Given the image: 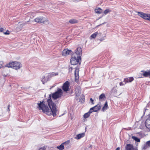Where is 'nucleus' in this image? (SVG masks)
I'll list each match as a JSON object with an SVG mask.
<instances>
[{"label":"nucleus","instance_id":"1","mask_svg":"<svg viewBox=\"0 0 150 150\" xmlns=\"http://www.w3.org/2000/svg\"><path fill=\"white\" fill-rule=\"evenodd\" d=\"M52 96L50 95L49 98L47 100V104L50 108L45 104L44 101H40L38 103V108L39 110H42V112L46 113L48 115H52L54 117L55 116L56 113L57 111L56 108V105L54 102H53L51 99Z\"/></svg>","mask_w":150,"mask_h":150},{"label":"nucleus","instance_id":"2","mask_svg":"<svg viewBox=\"0 0 150 150\" xmlns=\"http://www.w3.org/2000/svg\"><path fill=\"white\" fill-rule=\"evenodd\" d=\"M58 73L52 72L51 73L49 74L48 75L46 76H43L41 79V81L42 82L43 84H44L48 81L49 79L54 76H56L58 75Z\"/></svg>","mask_w":150,"mask_h":150},{"label":"nucleus","instance_id":"3","mask_svg":"<svg viewBox=\"0 0 150 150\" xmlns=\"http://www.w3.org/2000/svg\"><path fill=\"white\" fill-rule=\"evenodd\" d=\"M62 93V89L58 88L57 91L52 94V98L54 100H56L57 98L61 97Z\"/></svg>","mask_w":150,"mask_h":150},{"label":"nucleus","instance_id":"4","mask_svg":"<svg viewBox=\"0 0 150 150\" xmlns=\"http://www.w3.org/2000/svg\"><path fill=\"white\" fill-rule=\"evenodd\" d=\"M81 57H72L70 59V62L72 65H75L79 64L80 65L81 62Z\"/></svg>","mask_w":150,"mask_h":150},{"label":"nucleus","instance_id":"5","mask_svg":"<svg viewBox=\"0 0 150 150\" xmlns=\"http://www.w3.org/2000/svg\"><path fill=\"white\" fill-rule=\"evenodd\" d=\"M34 21L37 23H40L45 24H49V21L48 19L45 20L44 19V17H38L34 19Z\"/></svg>","mask_w":150,"mask_h":150},{"label":"nucleus","instance_id":"6","mask_svg":"<svg viewBox=\"0 0 150 150\" xmlns=\"http://www.w3.org/2000/svg\"><path fill=\"white\" fill-rule=\"evenodd\" d=\"M138 15L144 19L150 21V14L145 13L142 12H138Z\"/></svg>","mask_w":150,"mask_h":150},{"label":"nucleus","instance_id":"7","mask_svg":"<svg viewBox=\"0 0 150 150\" xmlns=\"http://www.w3.org/2000/svg\"><path fill=\"white\" fill-rule=\"evenodd\" d=\"M101 107V104H98L96 106L90 108L89 112H96L100 109Z\"/></svg>","mask_w":150,"mask_h":150},{"label":"nucleus","instance_id":"8","mask_svg":"<svg viewBox=\"0 0 150 150\" xmlns=\"http://www.w3.org/2000/svg\"><path fill=\"white\" fill-rule=\"evenodd\" d=\"M69 83L67 81L64 83L62 86V88L65 92H67L69 91Z\"/></svg>","mask_w":150,"mask_h":150},{"label":"nucleus","instance_id":"9","mask_svg":"<svg viewBox=\"0 0 150 150\" xmlns=\"http://www.w3.org/2000/svg\"><path fill=\"white\" fill-rule=\"evenodd\" d=\"M79 69L77 68H75V70L74 72V75H75V80L76 82H78L79 78Z\"/></svg>","mask_w":150,"mask_h":150},{"label":"nucleus","instance_id":"10","mask_svg":"<svg viewBox=\"0 0 150 150\" xmlns=\"http://www.w3.org/2000/svg\"><path fill=\"white\" fill-rule=\"evenodd\" d=\"M71 52L72 51L71 50L65 49L63 51L62 54V56H65L71 54Z\"/></svg>","mask_w":150,"mask_h":150},{"label":"nucleus","instance_id":"11","mask_svg":"<svg viewBox=\"0 0 150 150\" xmlns=\"http://www.w3.org/2000/svg\"><path fill=\"white\" fill-rule=\"evenodd\" d=\"M126 150H138L136 148H134L132 145L128 144L126 147Z\"/></svg>","mask_w":150,"mask_h":150},{"label":"nucleus","instance_id":"12","mask_svg":"<svg viewBox=\"0 0 150 150\" xmlns=\"http://www.w3.org/2000/svg\"><path fill=\"white\" fill-rule=\"evenodd\" d=\"M75 53L78 56V57H81L80 56L81 55L82 53V50L81 48L78 47Z\"/></svg>","mask_w":150,"mask_h":150},{"label":"nucleus","instance_id":"13","mask_svg":"<svg viewBox=\"0 0 150 150\" xmlns=\"http://www.w3.org/2000/svg\"><path fill=\"white\" fill-rule=\"evenodd\" d=\"M75 93L76 96L79 95L81 93V88L79 86H77L75 89Z\"/></svg>","mask_w":150,"mask_h":150},{"label":"nucleus","instance_id":"14","mask_svg":"<svg viewBox=\"0 0 150 150\" xmlns=\"http://www.w3.org/2000/svg\"><path fill=\"white\" fill-rule=\"evenodd\" d=\"M134 80L133 77H130L128 78L124 79L123 82H125V84H126L128 82H132Z\"/></svg>","mask_w":150,"mask_h":150},{"label":"nucleus","instance_id":"15","mask_svg":"<svg viewBox=\"0 0 150 150\" xmlns=\"http://www.w3.org/2000/svg\"><path fill=\"white\" fill-rule=\"evenodd\" d=\"M142 72H143L142 74L145 77H146L148 76H150V70L148 71H144Z\"/></svg>","mask_w":150,"mask_h":150},{"label":"nucleus","instance_id":"16","mask_svg":"<svg viewBox=\"0 0 150 150\" xmlns=\"http://www.w3.org/2000/svg\"><path fill=\"white\" fill-rule=\"evenodd\" d=\"M69 22L71 24H75L78 22V20L75 19H72L70 20Z\"/></svg>","mask_w":150,"mask_h":150},{"label":"nucleus","instance_id":"17","mask_svg":"<svg viewBox=\"0 0 150 150\" xmlns=\"http://www.w3.org/2000/svg\"><path fill=\"white\" fill-rule=\"evenodd\" d=\"M84 136V133H82L77 134L75 137V139H77L81 138L82 137H83Z\"/></svg>","mask_w":150,"mask_h":150},{"label":"nucleus","instance_id":"18","mask_svg":"<svg viewBox=\"0 0 150 150\" xmlns=\"http://www.w3.org/2000/svg\"><path fill=\"white\" fill-rule=\"evenodd\" d=\"M108 108V103L106 102L104 105V106L103 107L102 110L103 111H104L105 110L107 109Z\"/></svg>","mask_w":150,"mask_h":150},{"label":"nucleus","instance_id":"19","mask_svg":"<svg viewBox=\"0 0 150 150\" xmlns=\"http://www.w3.org/2000/svg\"><path fill=\"white\" fill-rule=\"evenodd\" d=\"M13 65V66H20L21 64L20 63L17 62H10V64Z\"/></svg>","mask_w":150,"mask_h":150},{"label":"nucleus","instance_id":"20","mask_svg":"<svg viewBox=\"0 0 150 150\" xmlns=\"http://www.w3.org/2000/svg\"><path fill=\"white\" fill-rule=\"evenodd\" d=\"M95 12L98 13L100 14L102 13V10L100 8H98L96 9L95 10Z\"/></svg>","mask_w":150,"mask_h":150},{"label":"nucleus","instance_id":"21","mask_svg":"<svg viewBox=\"0 0 150 150\" xmlns=\"http://www.w3.org/2000/svg\"><path fill=\"white\" fill-rule=\"evenodd\" d=\"M98 34V32H96L93 33V34H92L90 37V38L91 39L92 38H95L96 37L97 35Z\"/></svg>","mask_w":150,"mask_h":150},{"label":"nucleus","instance_id":"22","mask_svg":"<svg viewBox=\"0 0 150 150\" xmlns=\"http://www.w3.org/2000/svg\"><path fill=\"white\" fill-rule=\"evenodd\" d=\"M91 113V112H90L89 111L88 112L86 113L84 115L83 117L85 118H88L90 116V113Z\"/></svg>","mask_w":150,"mask_h":150},{"label":"nucleus","instance_id":"23","mask_svg":"<svg viewBox=\"0 0 150 150\" xmlns=\"http://www.w3.org/2000/svg\"><path fill=\"white\" fill-rule=\"evenodd\" d=\"M57 149L59 150H63L64 148V146L63 144L62 143L59 146L57 147Z\"/></svg>","mask_w":150,"mask_h":150},{"label":"nucleus","instance_id":"24","mask_svg":"<svg viewBox=\"0 0 150 150\" xmlns=\"http://www.w3.org/2000/svg\"><path fill=\"white\" fill-rule=\"evenodd\" d=\"M132 138L137 142H140V139L137 137L133 136L132 137Z\"/></svg>","mask_w":150,"mask_h":150},{"label":"nucleus","instance_id":"25","mask_svg":"<svg viewBox=\"0 0 150 150\" xmlns=\"http://www.w3.org/2000/svg\"><path fill=\"white\" fill-rule=\"evenodd\" d=\"M105 98L104 94L102 93L99 96V100H100L101 101L103 99Z\"/></svg>","mask_w":150,"mask_h":150},{"label":"nucleus","instance_id":"26","mask_svg":"<svg viewBox=\"0 0 150 150\" xmlns=\"http://www.w3.org/2000/svg\"><path fill=\"white\" fill-rule=\"evenodd\" d=\"M20 67L21 66H10V68L13 69L17 70L20 69Z\"/></svg>","mask_w":150,"mask_h":150},{"label":"nucleus","instance_id":"27","mask_svg":"<svg viewBox=\"0 0 150 150\" xmlns=\"http://www.w3.org/2000/svg\"><path fill=\"white\" fill-rule=\"evenodd\" d=\"M148 147H149L147 143H146V144L142 146V149H144V150L146 149Z\"/></svg>","mask_w":150,"mask_h":150},{"label":"nucleus","instance_id":"28","mask_svg":"<svg viewBox=\"0 0 150 150\" xmlns=\"http://www.w3.org/2000/svg\"><path fill=\"white\" fill-rule=\"evenodd\" d=\"M110 11V10L109 9H107L105 10L104 11V13L105 14H107L108 13H109Z\"/></svg>","mask_w":150,"mask_h":150},{"label":"nucleus","instance_id":"29","mask_svg":"<svg viewBox=\"0 0 150 150\" xmlns=\"http://www.w3.org/2000/svg\"><path fill=\"white\" fill-rule=\"evenodd\" d=\"M70 142V141L69 140H68L66 142H64L62 144H63V145H66L67 144H69V143Z\"/></svg>","mask_w":150,"mask_h":150},{"label":"nucleus","instance_id":"30","mask_svg":"<svg viewBox=\"0 0 150 150\" xmlns=\"http://www.w3.org/2000/svg\"><path fill=\"white\" fill-rule=\"evenodd\" d=\"M112 92L114 93H116L117 92V90L114 88H113L112 90Z\"/></svg>","mask_w":150,"mask_h":150},{"label":"nucleus","instance_id":"31","mask_svg":"<svg viewBox=\"0 0 150 150\" xmlns=\"http://www.w3.org/2000/svg\"><path fill=\"white\" fill-rule=\"evenodd\" d=\"M46 149V147L45 146H44L40 148L39 149V150H45Z\"/></svg>","mask_w":150,"mask_h":150},{"label":"nucleus","instance_id":"32","mask_svg":"<svg viewBox=\"0 0 150 150\" xmlns=\"http://www.w3.org/2000/svg\"><path fill=\"white\" fill-rule=\"evenodd\" d=\"M4 34L5 35H9V31L7 30L6 32L4 33Z\"/></svg>","mask_w":150,"mask_h":150},{"label":"nucleus","instance_id":"33","mask_svg":"<svg viewBox=\"0 0 150 150\" xmlns=\"http://www.w3.org/2000/svg\"><path fill=\"white\" fill-rule=\"evenodd\" d=\"M124 83H123V82H121L120 83V86H123L124 85H125V82H124Z\"/></svg>","mask_w":150,"mask_h":150},{"label":"nucleus","instance_id":"34","mask_svg":"<svg viewBox=\"0 0 150 150\" xmlns=\"http://www.w3.org/2000/svg\"><path fill=\"white\" fill-rule=\"evenodd\" d=\"M147 144L150 147V140L146 142Z\"/></svg>","mask_w":150,"mask_h":150},{"label":"nucleus","instance_id":"35","mask_svg":"<svg viewBox=\"0 0 150 150\" xmlns=\"http://www.w3.org/2000/svg\"><path fill=\"white\" fill-rule=\"evenodd\" d=\"M90 102H91L92 103V104H93V100L91 98L90 99Z\"/></svg>","mask_w":150,"mask_h":150},{"label":"nucleus","instance_id":"36","mask_svg":"<svg viewBox=\"0 0 150 150\" xmlns=\"http://www.w3.org/2000/svg\"><path fill=\"white\" fill-rule=\"evenodd\" d=\"M3 62L2 61H0V66H3Z\"/></svg>","mask_w":150,"mask_h":150},{"label":"nucleus","instance_id":"37","mask_svg":"<svg viewBox=\"0 0 150 150\" xmlns=\"http://www.w3.org/2000/svg\"><path fill=\"white\" fill-rule=\"evenodd\" d=\"M72 70V67H70L69 68V72H71Z\"/></svg>","mask_w":150,"mask_h":150},{"label":"nucleus","instance_id":"38","mask_svg":"<svg viewBox=\"0 0 150 150\" xmlns=\"http://www.w3.org/2000/svg\"><path fill=\"white\" fill-rule=\"evenodd\" d=\"M81 99H82V100H83V101H84V97L83 96H81Z\"/></svg>","mask_w":150,"mask_h":150},{"label":"nucleus","instance_id":"39","mask_svg":"<svg viewBox=\"0 0 150 150\" xmlns=\"http://www.w3.org/2000/svg\"><path fill=\"white\" fill-rule=\"evenodd\" d=\"M4 30V29L2 28H0V32H2Z\"/></svg>","mask_w":150,"mask_h":150},{"label":"nucleus","instance_id":"40","mask_svg":"<svg viewBox=\"0 0 150 150\" xmlns=\"http://www.w3.org/2000/svg\"><path fill=\"white\" fill-rule=\"evenodd\" d=\"M120 148L119 147H118L116 149V150H120Z\"/></svg>","mask_w":150,"mask_h":150},{"label":"nucleus","instance_id":"41","mask_svg":"<svg viewBox=\"0 0 150 150\" xmlns=\"http://www.w3.org/2000/svg\"><path fill=\"white\" fill-rule=\"evenodd\" d=\"M9 105H8V109H9Z\"/></svg>","mask_w":150,"mask_h":150},{"label":"nucleus","instance_id":"42","mask_svg":"<svg viewBox=\"0 0 150 150\" xmlns=\"http://www.w3.org/2000/svg\"><path fill=\"white\" fill-rule=\"evenodd\" d=\"M7 67H8V68H9V66H7Z\"/></svg>","mask_w":150,"mask_h":150},{"label":"nucleus","instance_id":"43","mask_svg":"<svg viewBox=\"0 0 150 150\" xmlns=\"http://www.w3.org/2000/svg\"><path fill=\"white\" fill-rule=\"evenodd\" d=\"M11 64H10V66H11Z\"/></svg>","mask_w":150,"mask_h":150},{"label":"nucleus","instance_id":"44","mask_svg":"<svg viewBox=\"0 0 150 150\" xmlns=\"http://www.w3.org/2000/svg\"><path fill=\"white\" fill-rule=\"evenodd\" d=\"M1 68V67H0V69Z\"/></svg>","mask_w":150,"mask_h":150}]
</instances>
